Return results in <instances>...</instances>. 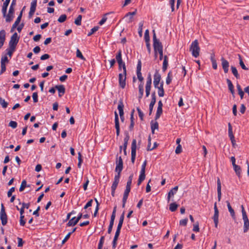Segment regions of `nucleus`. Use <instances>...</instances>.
Returning a JSON list of instances; mask_svg holds the SVG:
<instances>
[{"mask_svg":"<svg viewBox=\"0 0 249 249\" xmlns=\"http://www.w3.org/2000/svg\"><path fill=\"white\" fill-rule=\"evenodd\" d=\"M115 171L118 173L117 174H121L123 169V161L121 156L117 157Z\"/></svg>","mask_w":249,"mask_h":249,"instance_id":"39448f33","label":"nucleus"},{"mask_svg":"<svg viewBox=\"0 0 249 249\" xmlns=\"http://www.w3.org/2000/svg\"><path fill=\"white\" fill-rule=\"evenodd\" d=\"M133 174H131L129 178H128V179L127 181V183H126V187L127 188H131V185L132 184V179H133Z\"/></svg>","mask_w":249,"mask_h":249,"instance_id":"473e14b6","label":"nucleus"},{"mask_svg":"<svg viewBox=\"0 0 249 249\" xmlns=\"http://www.w3.org/2000/svg\"><path fill=\"white\" fill-rule=\"evenodd\" d=\"M8 4H5V3H3L1 9V12L3 16H5V14L7 12V8L8 7Z\"/></svg>","mask_w":249,"mask_h":249,"instance_id":"09e8293b","label":"nucleus"},{"mask_svg":"<svg viewBox=\"0 0 249 249\" xmlns=\"http://www.w3.org/2000/svg\"><path fill=\"white\" fill-rule=\"evenodd\" d=\"M92 202H93V200L92 199H90V200H89L87 203V204L85 205L84 207V209H87L88 208L91 206L92 205Z\"/></svg>","mask_w":249,"mask_h":249,"instance_id":"0e129e2a","label":"nucleus"},{"mask_svg":"<svg viewBox=\"0 0 249 249\" xmlns=\"http://www.w3.org/2000/svg\"><path fill=\"white\" fill-rule=\"evenodd\" d=\"M120 178V174L116 175L114 177V181L112 184L111 188L116 189L117 187L118 183L119 182Z\"/></svg>","mask_w":249,"mask_h":249,"instance_id":"aec40b11","label":"nucleus"},{"mask_svg":"<svg viewBox=\"0 0 249 249\" xmlns=\"http://www.w3.org/2000/svg\"><path fill=\"white\" fill-rule=\"evenodd\" d=\"M237 89L238 91L239 95H240L241 98L242 99L244 97V91L242 90L240 85H237Z\"/></svg>","mask_w":249,"mask_h":249,"instance_id":"4c0bfd02","label":"nucleus"},{"mask_svg":"<svg viewBox=\"0 0 249 249\" xmlns=\"http://www.w3.org/2000/svg\"><path fill=\"white\" fill-rule=\"evenodd\" d=\"M19 37H18V34L17 33H15L11 37L9 43V46L16 48L18 42Z\"/></svg>","mask_w":249,"mask_h":249,"instance_id":"6e6552de","label":"nucleus"},{"mask_svg":"<svg viewBox=\"0 0 249 249\" xmlns=\"http://www.w3.org/2000/svg\"><path fill=\"white\" fill-rule=\"evenodd\" d=\"M17 123L14 121H11L9 124V125L13 128H15L17 127Z\"/></svg>","mask_w":249,"mask_h":249,"instance_id":"864d4df0","label":"nucleus"},{"mask_svg":"<svg viewBox=\"0 0 249 249\" xmlns=\"http://www.w3.org/2000/svg\"><path fill=\"white\" fill-rule=\"evenodd\" d=\"M76 57L80 58L82 60H85V58L83 56L82 53L79 49H77L76 50Z\"/></svg>","mask_w":249,"mask_h":249,"instance_id":"37998d69","label":"nucleus"},{"mask_svg":"<svg viewBox=\"0 0 249 249\" xmlns=\"http://www.w3.org/2000/svg\"><path fill=\"white\" fill-rule=\"evenodd\" d=\"M78 222L79 221L76 219V217H74L69 220L68 223L67 224V225L68 227L74 226L77 224Z\"/></svg>","mask_w":249,"mask_h":249,"instance_id":"5701e85b","label":"nucleus"},{"mask_svg":"<svg viewBox=\"0 0 249 249\" xmlns=\"http://www.w3.org/2000/svg\"><path fill=\"white\" fill-rule=\"evenodd\" d=\"M175 0H169V4L172 12L175 11Z\"/></svg>","mask_w":249,"mask_h":249,"instance_id":"13d9d810","label":"nucleus"},{"mask_svg":"<svg viewBox=\"0 0 249 249\" xmlns=\"http://www.w3.org/2000/svg\"><path fill=\"white\" fill-rule=\"evenodd\" d=\"M161 80V76L160 74L159 73V71L156 70V72L154 75V81H153V84L154 86V87H158V86H159L160 84V81Z\"/></svg>","mask_w":249,"mask_h":249,"instance_id":"f8f14e48","label":"nucleus"},{"mask_svg":"<svg viewBox=\"0 0 249 249\" xmlns=\"http://www.w3.org/2000/svg\"><path fill=\"white\" fill-rule=\"evenodd\" d=\"M168 65V57L167 55H164L163 62V65H162L163 71H165L167 70Z\"/></svg>","mask_w":249,"mask_h":249,"instance_id":"bb28decb","label":"nucleus"},{"mask_svg":"<svg viewBox=\"0 0 249 249\" xmlns=\"http://www.w3.org/2000/svg\"><path fill=\"white\" fill-rule=\"evenodd\" d=\"M144 40L145 42H150L149 30L148 29L146 30L144 33Z\"/></svg>","mask_w":249,"mask_h":249,"instance_id":"a18cd8bd","label":"nucleus"},{"mask_svg":"<svg viewBox=\"0 0 249 249\" xmlns=\"http://www.w3.org/2000/svg\"><path fill=\"white\" fill-rule=\"evenodd\" d=\"M0 104L3 108L7 107L8 103L2 98H0Z\"/></svg>","mask_w":249,"mask_h":249,"instance_id":"8fccbe9b","label":"nucleus"},{"mask_svg":"<svg viewBox=\"0 0 249 249\" xmlns=\"http://www.w3.org/2000/svg\"><path fill=\"white\" fill-rule=\"evenodd\" d=\"M238 56H239V64H240V66L243 70H248V68L244 64V62L242 60L241 55L239 54Z\"/></svg>","mask_w":249,"mask_h":249,"instance_id":"f704fd0d","label":"nucleus"},{"mask_svg":"<svg viewBox=\"0 0 249 249\" xmlns=\"http://www.w3.org/2000/svg\"><path fill=\"white\" fill-rule=\"evenodd\" d=\"M67 18V16L65 14L61 15L58 19V21L60 23L64 22Z\"/></svg>","mask_w":249,"mask_h":249,"instance_id":"de8ad7c7","label":"nucleus"},{"mask_svg":"<svg viewBox=\"0 0 249 249\" xmlns=\"http://www.w3.org/2000/svg\"><path fill=\"white\" fill-rule=\"evenodd\" d=\"M227 83L228 86V88L230 91H231V93L232 94H233L234 93V86L231 82V81L229 79H227Z\"/></svg>","mask_w":249,"mask_h":249,"instance_id":"a878e982","label":"nucleus"},{"mask_svg":"<svg viewBox=\"0 0 249 249\" xmlns=\"http://www.w3.org/2000/svg\"><path fill=\"white\" fill-rule=\"evenodd\" d=\"M137 110L138 111L140 118L141 119V120H143V118L144 116L143 112L142 111V110L139 107H137Z\"/></svg>","mask_w":249,"mask_h":249,"instance_id":"6e6d98bb","label":"nucleus"},{"mask_svg":"<svg viewBox=\"0 0 249 249\" xmlns=\"http://www.w3.org/2000/svg\"><path fill=\"white\" fill-rule=\"evenodd\" d=\"M6 32L5 30H1L0 31V48H1L4 44L5 40Z\"/></svg>","mask_w":249,"mask_h":249,"instance_id":"2eb2a0df","label":"nucleus"},{"mask_svg":"<svg viewBox=\"0 0 249 249\" xmlns=\"http://www.w3.org/2000/svg\"><path fill=\"white\" fill-rule=\"evenodd\" d=\"M214 215L213 216V219L215 227L217 228L218 223V216H219V211L216 206V202L214 204Z\"/></svg>","mask_w":249,"mask_h":249,"instance_id":"9b49d317","label":"nucleus"},{"mask_svg":"<svg viewBox=\"0 0 249 249\" xmlns=\"http://www.w3.org/2000/svg\"><path fill=\"white\" fill-rule=\"evenodd\" d=\"M159 126V124L157 122H155L154 123L152 121L151 123V128L152 130V132L153 133H154V131L156 129H158Z\"/></svg>","mask_w":249,"mask_h":249,"instance_id":"c756f323","label":"nucleus"},{"mask_svg":"<svg viewBox=\"0 0 249 249\" xmlns=\"http://www.w3.org/2000/svg\"><path fill=\"white\" fill-rule=\"evenodd\" d=\"M126 78V71L122 72L119 74V84L120 87L124 89L125 87Z\"/></svg>","mask_w":249,"mask_h":249,"instance_id":"20e7f679","label":"nucleus"},{"mask_svg":"<svg viewBox=\"0 0 249 249\" xmlns=\"http://www.w3.org/2000/svg\"><path fill=\"white\" fill-rule=\"evenodd\" d=\"M193 230L195 232H198L199 231L198 222H196V224L194 225Z\"/></svg>","mask_w":249,"mask_h":249,"instance_id":"5fc2aeb1","label":"nucleus"},{"mask_svg":"<svg viewBox=\"0 0 249 249\" xmlns=\"http://www.w3.org/2000/svg\"><path fill=\"white\" fill-rule=\"evenodd\" d=\"M139 99L140 100L142 98L143 95V84L142 83H141L139 85Z\"/></svg>","mask_w":249,"mask_h":249,"instance_id":"393cba45","label":"nucleus"},{"mask_svg":"<svg viewBox=\"0 0 249 249\" xmlns=\"http://www.w3.org/2000/svg\"><path fill=\"white\" fill-rule=\"evenodd\" d=\"M37 5V0H34L31 3L30 11L35 12Z\"/></svg>","mask_w":249,"mask_h":249,"instance_id":"7c9ffc66","label":"nucleus"},{"mask_svg":"<svg viewBox=\"0 0 249 249\" xmlns=\"http://www.w3.org/2000/svg\"><path fill=\"white\" fill-rule=\"evenodd\" d=\"M15 9L12 7H10L8 13L5 14V16H3L5 18L6 22H10L12 21L14 18Z\"/></svg>","mask_w":249,"mask_h":249,"instance_id":"423d86ee","label":"nucleus"},{"mask_svg":"<svg viewBox=\"0 0 249 249\" xmlns=\"http://www.w3.org/2000/svg\"><path fill=\"white\" fill-rule=\"evenodd\" d=\"M118 65L119 71H122V69H123V72L126 71L125 65L123 61L122 62L121 64H118Z\"/></svg>","mask_w":249,"mask_h":249,"instance_id":"79ce46f5","label":"nucleus"},{"mask_svg":"<svg viewBox=\"0 0 249 249\" xmlns=\"http://www.w3.org/2000/svg\"><path fill=\"white\" fill-rule=\"evenodd\" d=\"M27 186V182L25 180H22L20 187L19 188V192H22L25 187Z\"/></svg>","mask_w":249,"mask_h":249,"instance_id":"c03bdc74","label":"nucleus"},{"mask_svg":"<svg viewBox=\"0 0 249 249\" xmlns=\"http://www.w3.org/2000/svg\"><path fill=\"white\" fill-rule=\"evenodd\" d=\"M32 97L33 99V101L35 103H36L38 102V95L37 92H34L33 93Z\"/></svg>","mask_w":249,"mask_h":249,"instance_id":"bf43d9fd","label":"nucleus"},{"mask_svg":"<svg viewBox=\"0 0 249 249\" xmlns=\"http://www.w3.org/2000/svg\"><path fill=\"white\" fill-rule=\"evenodd\" d=\"M15 188L14 187L10 188L7 193L8 197H11L12 196V193L15 191Z\"/></svg>","mask_w":249,"mask_h":249,"instance_id":"338daca9","label":"nucleus"},{"mask_svg":"<svg viewBox=\"0 0 249 249\" xmlns=\"http://www.w3.org/2000/svg\"><path fill=\"white\" fill-rule=\"evenodd\" d=\"M24 216H20L19 223L22 226H24L25 224V221L24 220Z\"/></svg>","mask_w":249,"mask_h":249,"instance_id":"e2e57ef3","label":"nucleus"},{"mask_svg":"<svg viewBox=\"0 0 249 249\" xmlns=\"http://www.w3.org/2000/svg\"><path fill=\"white\" fill-rule=\"evenodd\" d=\"M137 75L138 79L141 81L142 82L143 80V78L142 76V74L141 71H137Z\"/></svg>","mask_w":249,"mask_h":249,"instance_id":"774afa93","label":"nucleus"},{"mask_svg":"<svg viewBox=\"0 0 249 249\" xmlns=\"http://www.w3.org/2000/svg\"><path fill=\"white\" fill-rule=\"evenodd\" d=\"M0 218L3 226L6 225L7 223V216L6 213H0Z\"/></svg>","mask_w":249,"mask_h":249,"instance_id":"4be33fe9","label":"nucleus"},{"mask_svg":"<svg viewBox=\"0 0 249 249\" xmlns=\"http://www.w3.org/2000/svg\"><path fill=\"white\" fill-rule=\"evenodd\" d=\"M222 67L225 73L229 71V63L224 57L221 58Z\"/></svg>","mask_w":249,"mask_h":249,"instance_id":"ddd939ff","label":"nucleus"},{"mask_svg":"<svg viewBox=\"0 0 249 249\" xmlns=\"http://www.w3.org/2000/svg\"><path fill=\"white\" fill-rule=\"evenodd\" d=\"M170 74H171V72H169L168 73L167 77H166V83L167 85L170 84L171 83V81H172V79L170 77Z\"/></svg>","mask_w":249,"mask_h":249,"instance_id":"680f3d73","label":"nucleus"},{"mask_svg":"<svg viewBox=\"0 0 249 249\" xmlns=\"http://www.w3.org/2000/svg\"><path fill=\"white\" fill-rule=\"evenodd\" d=\"M228 133L230 138H233V134L232 133V126L230 123L228 124Z\"/></svg>","mask_w":249,"mask_h":249,"instance_id":"72a5a7b5","label":"nucleus"},{"mask_svg":"<svg viewBox=\"0 0 249 249\" xmlns=\"http://www.w3.org/2000/svg\"><path fill=\"white\" fill-rule=\"evenodd\" d=\"M15 49L16 48L9 47V48L7 50L8 51L7 54L10 56H11Z\"/></svg>","mask_w":249,"mask_h":249,"instance_id":"3c124183","label":"nucleus"},{"mask_svg":"<svg viewBox=\"0 0 249 249\" xmlns=\"http://www.w3.org/2000/svg\"><path fill=\"white\" fill-rule=\"evenodd\" d=\"M146 165V161L145 160L143 162V163L142 165L141 170L140 171V174L139 179L138 180V186L141 184L142 181H143L145 178V172Z\"/></svg>","mask_w":249,"mask_h":249,"instance_id":"7ed1b4c3","label":"nucleus"},{"mask_svg":"<svg viewBox=\"0 0 249 249\" xmlns=\"http://www.w3.org/2000/svg\"><path fill=\"white\" fill-rule=\"evenodd\" d=\"M156 101H154V100L151 101V102L149 104V115H150L152 114V112L153 111V109L154 106L156 103Z\"/></svg>","mask_w":249,"mask_h":249,"instance_id":"ea45409f","label":"nucleus"},{"mask_svg":"<svg viewBox=\"0 0 249 249\" xmlns=\"http://www.w3.org/2000/svg\"><path fill=\"white\" fill-rule=\"evenodd\" d=\"M99 27L98 26H95L93 28H92L89 32L88 33V36H91L93 34H94L95 32H96L97 31H98V30L99 29Z\"/></svg>","mask_w":249,"mask_h":249,"instance_id":"49530a36","label":"nucleus"},{"mask_svg":"<svg viewBox=\"0 0 249 249\" xmlns=\"http://www.w3.org/2000/svg\"><path fill=\"white\" fill-rule=\"evenodd\" d=\"M116 208H117L116 206L114 207L113 210V212L112 213V215L111 216L110 221L109 225L108 230H107V232L108 234H110L111 232V231L112 230V228H113V226L114 225V220H115V216H116Z\"/></svg>","mask_w":249,"mask_h":249,"instance_id":"1a4fd4ad","label":"nucleus"},{"mask_svg":"<svg viewBox=\"0 0 249 249\" xmlns=\"http://www.w3.org/2000/svg\"><path fill=\"white\" fill-rule=\"evenodd\" d=\"M178 207V205L176 203H172L170 204L169 210L171 212H175L177 210Z\"/></svg>","mask_w":249,"mask_h":249,"instance_id":"c9c22d12","label":"nucleus"},{"mask_svg":"<svg viewBox=\"0 0 249 249\" xmlns=\"http://www.w3.org/2000/svg\"><path fill=\"white\" fill-rule=\"evenodd\" d=\"M153 47L155 53V57H157L158 53L163 51V46L161 43L160 41L153 43Z\"/></svg>","mask_w":249,"mask_h":249,"instance_id":"9d476101","label":"nucleus"},{"mask_svg":"<svg viewBox=\"0 0 249 249\" xmlns=\"http://www.w3.org/2000/svg\"><path fill=\"white\" fill-rule=\"evenodd\" d=\"M116 59L118 64H121L123 61L122 58V51L121 50H119L116 56Z\"/></svg>","mask_w":249,"mask_h":249,"instance_id":"c85d7f7f","label":"nucleus"},{"mask_svg":"<svg viewBox=\"0 0 249 249\" xmlns=\"http://www.w3.org/2000/svg\"><path fill=\"white\" fill-rule=\"evenodd\" d=\"M6 71V66L5 63L2 62L1 63V70L0 71V74H1Z\"/></svg>","mask_w":249,"mask_h":249,"instance_id":"69168bd1","label":"nucleus"},{"mask_svg":"<svg viewBox=\"0 0 249 249\" xmlns=\"http://www.w3.org/2000/svg\"><path fill=\"white\" fill-rule=\"evenodd\" d=\"M155 88L158 89V95L160 97H163L164 95V90L163 89V82L162 81L159 86H158V87H155Z\"/></svg>","mask_w":249,"mask_h":249,"instance_id":"f3484780","label":"nucleus"},{"mask_svg":"<svg viewBox=\"0 0 249 249\" xmlns=\"http://www.w3.org/2000/svg\"><path fill=\"white\" fill-rule=\"evenodd\" d=\"M187 222H188V219L187 218H185V219H181L179 221V225H181V226H185L187 225Z\"/></svg>","mask_w":249,"mask_h":249,"instance_id":"4d7b16f0","label":"nucleus"},{"mask_svg":"<svg viewBox=\"0 0 249 249\" xmlns=\"http://www.w3.org/2000/svg\"><path fill=\"white\" fill-rule=\"evenodd\" d=\"M182 152V147L181 145H178L175 150V153L177 154H180Z\"/></svg>","mask_w":249,"mask_h":249,"instance_id":"052dcab7","label":"nucleus"},{"mask_svg":"<svg viewBox=\"0 0 249 249\" xmlns=\"http://www.w3.org/2000/svg\"><path fill=\"white\" fill-rule=\"evenodd\" d=\"M228 210L230 213L233 219H235V215L234 210L232 208L230 202L228 201H226Z\"/></svg>","mask_w":249,"mask_h":249,"instance_id":"412c9836","label":"nucleus"},{"mask_svg":"<svg viewBox=\"0 0 249 249\" xmlns=\"http://www.w3.org/2000/svg\"><path fill=\"white\" fill-rule=\"evenodd\" d=\"M82 17L81 15H79L77 18L75 19L74 23L77 25L80 26L81 25V20Z\"/></svg>","mask_w":249,"mask_h":249,"instance_id":"58836bf2","label":"nucleus"},{"mask_svg":"<svg viewBox=\"0 0 249 249\" xmlns=\"http://www.w3.org/2000/svg\"><path fill=\"white\" fill-rule=\"evenodd\" d=\"M105 237L102 236L98 243V248H102L104 243Z\"/></svg>","mask_w":249,"mask_h":249,"instance_id":"603ef678","label":"nucleus"},{"mask_svg":"<svg viewBox=\"0 0 249 249\" xmlns=\"http://www.w3.org/2000/svg\"><path fill=\"white\" fill-rule=\"evenodd\" d=\"M178 190V186H175L172 188L168 193L167 196V201L169 202L170 200V198L175 195Z\"/></svg>","mask_w":249,"mask_h":249,"instance_id":"dca6fc26","label":"nucleus"},{"mask_svg":"<svg viewBox=\"0 0 249 249\" xmlns=\"http://www.w3.org/2000/svg\"><path fill=\"white\" fill-rule=\"evenodd\" d=\"M124 106L123 101L122 100L119 101L117 108L119 110L120 116H121V115H122V114H124Z\"/></svg>","mask_w":249,"mask_h":249,"instance_id":"b1692460","label":"nucleus"},{"mask_svg":"<svg viewBox=\"0 0 249 249\" xmlns=\"http://www.w3.org/2000/svg\"><path fill=\"white\" fill-rule=\"evenodd\" d=\"M143 23L142 22H141L139 24V29H138V34L139 36L141 37L142 35V27H143Z\"/></svg>","mask_w":249,"mask_h":249,"instance_id":"a19ab883","label":"nucleus"},{"mask_svg":"<svg viewBox=\"0 0 249 249\" xmlns=\"http://www.w3.org/2000/svg\"><path fill=\"white\" fill-rule=\"evenodd\" d=\"M137 141L133 139L131 144V162L134 163L136 156Z\"/></svg>","mask_w":249,"mask_h":249,"instance_id":"0eeeda50","label":"nucleus"},{"mask_svg":"<svg viewBox=\"0 0 249 249\" xmlns=\"http://www.w3.org/2000/svg\"><path fill=\"white\" fill-rule=\"evenodd\" d=\"M217 198L218 200L219 201H220L221 198V182L220 180V179L218 178L217 181Z\"/></svg>","mask_w":249,"mask_h":249,"instance_id":"6ab92c4d","label":"nucleus"},{"mask_svg":"<svg viewBox=\"0 0 249 249\" xmlns=\"http://www.w3.org/2000/svg\"><path fill=\"white\" fill-rule=\"evenodd\" d=\"M115 126L116 129V135L118 136L120 134V125L118 115L116 111L115 112Z\"/></svg>","mask_w":249,"mask_h":249,"instance_id":"4468645a","label":"nucleus"},{"mask_svg":"<svg viewBox=\"0 0 249 249\" xmlns=\"http://www.w3.org/2000/svg\"><path fill=\"white\" fill-rule=\"evenodd\" d=\"M242 214L244 221V232L248 231L249 228V221L243 205L241 206Z\"/></svg>","mask_w":249,"mask_h":249,"instance_id":"f03ea898","label":"nucleus"},{"mask_svg":"<svg viewBox=\"0 0 249 249\" xmlns=\"http://www.w3.org/2000/svg\"><path fill=\"white\" fill-rule=\"evenodd\" d=\"M162 113V108L158 107L157 110L156 114L155 116V120L158 119L160 117V116Z\"/></svg>","mask_w":249,"mask_h":249,"instance_id":"e433bc0d","label":"nucleus"},{"mask_svg":"<svg viewBox=\"0 0 249 249\" xmlns=\"http://www.w3.org/2000/svg\"><path fill=\"white\" fill-rule=\"evenodd\" d=\"M233 167L236 175L240 177L241 173V169L240 167L236 164L234 165V166H233Z\"/></svg>","mask_w":249,"mask_h":249,"instance_id":"cd10ccee","label":"nucleus"},{"mask_svg":"<svg viewBox=\"0 0 249 249\" xmlns=\"http://www.w3.org/2000/svg\"><path fill=\"white\" fill-rule=\"evenodd\" d=\"M200 50L198 42L197 40L196 39L192 42L190 51L191 52L192 55L195 58H197L199 55Z\"/></svg>","mask_w":249,"mask_h":249,"instance_id":"f257e3e1","label":"nucleus"},{"mask_svg":"<svg viewBox=\"0 0 249 249\" xmlns=\"http://www.w3.org/2000/svg\"><path fill=\"white\" fill-rule=\"evenodd\" d=\"M231 70L232 73H233L234 76L237 79L239 78L240 76H239V74L238 73V71H237L236 68L235 67H234V66H231Z\"/></svg>","mask_w":249,"mask_h":249,"instance_id":"2f4dec72","label":"nucleus"},{"mask_svg":"<svg viewBox=\"0 0 249 249\" xmlns=\"http://www.w3.org/2000/svg\"><path fill=\"white\" fill-rule=\"evenodd\" d=\"M55 88L58 91V96L61 97L63 96L65 92V88L62 85H57L55 87Z\"/></svg>","mask_w":249,"mask_h":249,"instance_id":"a211bd4d","label":"nucleus"}]
</instances>
